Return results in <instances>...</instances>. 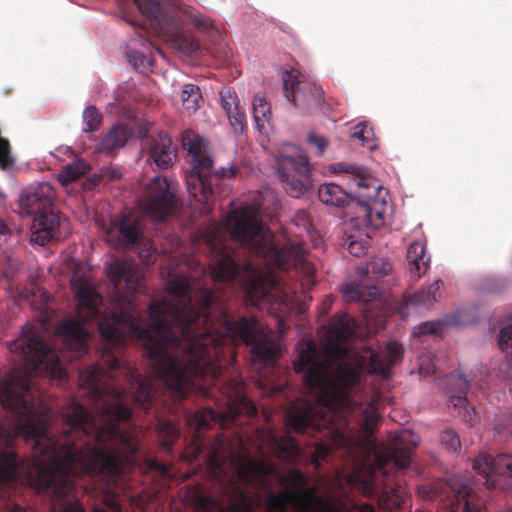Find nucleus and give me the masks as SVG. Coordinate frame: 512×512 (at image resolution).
I'll use <instances>...</instances> for the list:
<instances>
[{
	"instance_id": "obj_5",
	"label": "nucleus",
	"mask_w": 512,
	"mask_h": 512,
	"mask_svg": "<svg viewBox=\"0 0 512 512\" xmlns=\"http://www.w3.org/2000/svg\"><path fill=\"white\" fill-rule=\"evenodd\" d=\"M225 226L232 239L247 247L255 255L280 270L295 268L301 271L306 285L315 283V268L305 258L301 242L288 241L280 246L274 234L262 226L256 215L248 208L232 210L225 219Z\"/></svg>"
},
{
	"instance_id": "obj_53",
	"label": "nucleus",
	"mask_w": 512,
	"mask_h": 512,
	"mask_svg": "<svg viewBox=\"0 0 512 512\" xmlns=\"http://www.w3.org/2000/svg\"><path fill=\"white\" fill-rule=\"evenodd\" d=\"M156 467H157L159 470L163 471V472H165V471H167V470H168V467H167L166 465H164V464H159V465H157Z\"/></svg>"
},
{
	"instance_id": "obj_36",
	"label": "nucleus",
	"mask_w": 512,
	"mask_h": 512,
	"mask_svg": "<svg viewBox=\"0 0 512 512\" xmlns=\"http://www.w3.org/2000/svg\"><path fill=\"white\" fill-rule=\"evenodd\" d=\"M102 503L104 507L94 506L92 512H122L120 498L115 494H104Z\"/></svg>"
},
{
	"instance_id": "obj_21",
	"label": "nucleus",
	"mask_w": 512,
	"mask_h": 512,
	"mask_svg": "<svg viewBox=\"0 0 512 512\" xmlns=\"http://www.w3.org/2000/svg\"><path fill=\"white\" fill-rule=\"evenodd\" d=\"M159 448L162 452L171 453L180 436L179 426L170 419H158L156 426Z\"/></svg>"
},
{
	"instance_id": "obj_37",
	"label": "nucleus",
	"mask_w": 512,
	"mask_h": 512,
	"mask_svg": "<svg viewBox=\"0 0 512 512\" xmlns=\"http://www.w3.org/2000/svg\"><path fill=\"white\" fill-rule=\"evenodd\" d=\"M440 444L452 452H457L461 447L459 435L452 429H446L440 433Z\"/></svg>"
},
{
	"instance_id": "obj_46",
	"label": "nucleus",
	"mask_w": 512,
	"mask_h": 512,
	"mask_svg": "<svg viewBox=\"0 0 512 512\" xmlns=\"http://www.w3.org/2000/svg\"><path fill=\"white\" fill-rule=\"evenodd\" d=\"M416 242L409 244L407 250V261L410 266V271L413 272L416 269Z\"/></svg>"
},
{
	"instance_id": "obj_39",
	"label": "nucleus",
	"mask_w": 512,
	"mask_h": 512,
	"mask_svg": "<svg viewBox=\"0 0 512 512\" xmlns=\"http://www.w3.org/2000/svg\"><path fill=\"white\" fill-rule=\"evenodd\" d=\"M498 345L503 352L512 354V322L500 329Z\"/></svg>"
},
{
	"instance_id": "obj_10",
	"label": "nucleus",
	"mask_w": 512,
	"mask_h": 512,
	"mask_svg": "<svg viewBox=\"0 0 512 512\" xmlns=\"http://www.w3.org/2000/svg\"><path fill=\"white\" fill-rule=\"evenodd\" d=\"M338 171L354 174L355 194L358 200L356 219L361 224L380 228L386 224L391 216V205L387 201V190L383 189L371 179L364 177V169L354 165L337 164Z\"/></svg>"
},
{
	"instance_id": "obj_16",
	"label": "nucleus",
	"mask_w": 512,
	"mask_h": 512,
	"mask_svg": "<svg viewBox=\"0 0 512 512\" xmlns=\"http://www.w3.org/2000/svg\"><path fill=\"white\" fill-rule=\"evenodd\" d=\"M473 469L483 477L487 489H495L499 485L497 477H512V455L501 453L491 457L480 453L473 461Z\"/></svg>"
},
{
	"instance_id": "obj_48",
	"label": "nucleus",
	"mask_w": 512,
	"mask_h": 512,
	"mask_svg": "<svg viewBox=\"0 0 512 512\" xmlns=\"http://www.w3.org/2000/svg\"><path fill=\"white\" fill-rule=\"evenodd\" d=\"M425 253H426V244H422L421 245V255L420 256L418 255V262L420 260L423 261V264L425 266L424 273L428 270L429 264H430V257L425 259ZM418 271H420V265L419 264H418ZM418 278H420V272H418Z\"/></svg>"
},
{
	"instance_id": "obj_3",
	"label": "nucleus",
	"mask_w": 512,
	"mask_h": 512,
	"mask_svg": "<svg viewBox=\"0 0 512 512\" xmlns=\"http://www.w3.org/2000/svg\"><path fill=\"white\" fill-rule=\"evenodd\" d=\"M227 420L224 412L210 408L199 409L186 415V423L192 430L191 443L185 448L182 458L187 461L196 460L205 452V463L209 474L222 484L224 505L216 501L200 500L204 512H253L255 501L249 496L242 485L260 489L268 484V477L275 468L266 460H258L248 455L238 454L231 449L227 437L217 434L206 445L204 433L216 424L223 425ZM295 512H374L371 504L356 505L345 510L331 500L316 495L315 487L305 491L283 489L280 492L269 491L266 496V507L269 512H285L288 506Z\"/></svg>"
},
{
	"instance_id": "obj_17",
	"label": "nucleus",
	"mask_w": 512,
	"mask_h": 512,
	"mask_svg": "<svg viewBox=\"0 0 512 512\" xmlns=\"http://www.w3.org/2000/svg\"><path fill=\"white\" fill-rule=\"evenodd\" d=\"M106 236L112 246L125 248L139 244L141 231L135 218L119 214L111 220Z\"/></svg>"
},
{
	"instance_id": "obj_18",
	"label": "nucleus",
	"mask_w": 512,
	"mask_h": 512,
	"mask_svg": "<svg viewBox=\"0 0 512 512\" xmlns=\"http://www.w3.org/2000/svg\"><path fill=\"white\" fill-rule=\"evenodd\" d=\"M403 354L401 344L391 341L385 346L383 353L369 349L362 356L369 374H378L384 378L390 376L391 367L398 362Z\"/></svg>"
},
{
	"instance_id": "obj_43",
	"label": "nucleus",
	"mask_w": 512,
	"mask_h": 512,
	"mask_svg": "<svg viewBox=\"0 0 512 512\" xmlns=\"http://www.w3.org/2000/svg\"><path fill=\"white\" fill-rule=\"evenodd\" d=\"M139 257L144 264L149 265L155 262L157 250L150 244H144L143 247H139Z\"/></svg>"
},
{
	"instance_id": "obj_31",
	"label": "nucleus",
	"mask_w": 512,
	"mask_h": 512,
	"mask_svg": "<svg viewBox=\"0 0 512 512\" xmlns=\"http://www.w3.org/2000/svg\"><path fill=\"white\" fill-rule=\"evenodd\" d=\"M351 136L352 138L360 140L362 146L367 147L369 150L377 148V141L373 129L366 123H358L355 125Z\"/></svg>"
},
{
	"instance_id": "obj_28",
	"label": "nucleus",
	"mask_w": 512,
	"mask_h": 512,
	"mask_svg": "<svg viewBox=\"0 0 512 512\" xmlns=\"http://www.w3.org/2000/svg\"><path fill=\"white\" fill-rule=\"evenodd\" d=\"M271 442L285 457H294L300 453L296 440L289 434L283 436L272 435Z\"/></svg>"
},
{
	"instance_id": "obj_45",
	"label": "nucleus",
	"mask_w": 512,
	"mask_h": 512,
	"mask_svg": "<svg viewBox=\"0 0 512 512\" xmlns=\"http://www.w3.org/2000/svg\"><path fill=\"white\" fill-rule=\"evenodd\" d=\"M347 250L351 255L360 257L365 254L366 247L359 241L350 240L347 244Z\"/></svg>"
},
{
	"instance_id": "obj_6",
	"label": "nucleus",
	"mask_w": 512,
	"mask_h": 512,
	"mask_svg": "<svg viewBox=\"0 0 512 512\" xmlns=\"http://www.w3.org/2000/svg\"><path fill=\"white\" fill-rule=\"evenodd\" d=\"M208 244L212 253L210 269L214 280L238 281L245 292L247 305L259 306L278 289L279 281L270 270L257 268L250 262L240 269L235 259L236 252L216 235L208 237Z\"/></svg>"
},
{
	"instance_id": "obj_44",
	"label": "nucleus",
	"mask_w": 512,
	"mask_h": 512,
	"mask_svg": "<svg viewBox=\"0 0 512 512\" xmlns=\"http://www.w3.org/2000/svg\"><path fill=\"white\" fill-rule=\"evenodd\" d=\"M435 356L429 352V354L426 357V360H422L418 364V374L429 376L432 375L435 372L436 366L434 363Z\"/></svg>"
},
{
	"instance_id": "obj_9",
	"label": "nucleus",
	"mask_w": 512,
	"mask_h": 512,
	"mask_svg": "<svg viewBox=\"0 0 512 512\" xmlns=\"http://www.w3.org/2000/svg\"><path fill=\"white\" fill-rule=\"evenodd\" d=\"M10 350L17 353L31 371H45L55 379L66 376L63 364L45 339L43 324L27 323L23 326L21 335L11 343Z\"/></svg>"
},
{
	"instance_id": "obj_47",
	"label": "nucleus",
	"mask_w": 512,
	"mask_h": 512,
	"mask_svg": "<svg viewBox=\"0 0 512 512\" xmlns=\"http://www.w3.org/2000/svg\"><path fill=\"white\" fill-rule=\"evenodd\" d=\"M10 236L11 229L4 221L0 220V246L4 244Z\"/></svg>"
},
{
	"instance_id": "obj_50",
	"label": "nucleus",
	"mask_w": 512,
	"mask_h": 512,
	"mask_svg": "<svg viewBox=\"0 0 512 512\" xmlns=\"http://www.w3.org/2000/svg\"><path fill=\"white\" fill-rule=\"evenodd\" d=\"M414 296H415L414 294H409L408 299H406V300L404 301V303H403V305L401 306L400 311H399V313H400L402 316H404V315H405V313H404V311H403V310H404L406 307H408L410 304H412V298H413Z\"/></svg>"
},
{
	"instance_id": "obj_41",
	"label": "nucleus",
	"mask_w": 512,
	"mask_h": 512,
	"mask_svg": "<svg viewBox=\"0 0 512 512\" xmlns=\"http://www.w3.org/2000/svg\"><path fill=\"white\" fill-rule=\"evenodd\" d=\"M292 223L299 229L308 231L311 226V219L309 214L305 210L300 209L296 211L294 216L292 217Z\"/></svg>"
},
{
	"instance_id": "obj_55",
	"label": "nucleus",
	"mask_w": 512,
	"mask_h": 512,
	"mask_svg": "<svg viewBox=\"0 0 512 512\" xmlns=\"http://www.w3.org/2000/svg\"><path fill=\"white\" fill-rule=\"evenodd\" d=\"M505 512H512V508H511V509H508V510H507V511H505Z\"/></svg>"
},
{
	"instance_id": "obj_7",
	"label": "nucleus",
	"mask_w": 512,
	"mask_h": 512,
	"mask_svg": "<svg viewBox=\"0 0 512 512\" xmlns=\"http://www.w3.org/2000/svg\"><path fill=\"white\" fill-rule=\"evenodd\" d=\"M182 147L191 157V171L186 175L187 191L191 198L200 205L199 212L207 214L212 210L215 195L225 194L222 182L236 176V168L213 170V159L205 140L192 130H185L181 135Z\"/></svg>"
},
{
	"instance_id": "obj_23",
	"label": "nucleus",
	"mask_w": 512,
	"mask_h": 512,
	"mask_svg": "<svg viewBox=\"0 0 512 512\" xmlns=\"http://www.w3.org/2000/svg\"><path fill=\"white\" fill-rule=\"evenodd\" d=\"M411 461L410 455L407 451L394 447L389 449L385 454H379L375 461L376 468L381 473H386L387 466H394L397 469L406 468Z\"/></svg>"
},
{
	"instance_id": "obj_19",
	"label": "nucleus",
	"mask_w": 512,
	"mask_h": 512,
	"mask_svg": "<svg viewBox=\"0 0 512 512\" xmlns=\"http://www.w3.org/2000/svg\"><path fill=\"white\" fill-rule=\"evenodd\" d=\"M446 384L450 394V403L454 407H466L468 404L466 394L470 386L475 385L478 388H483V384L476 381L474 375H464L458 371L452 372L446 377Z\"/></svg>"
},
{
	"instance_id": "obj_54",
	"label": "nucleus",
	"mask_w": 512,
	"mask_h": 512,
	"mask_svg": "<svg viewBox=\"0 0 512 512\" xmlns=\"http://www.w3.org/2000/svg\"><path fill=\"white\" fill-rule=\"evenodd\" d=\"M371 484H372V483H371V480L369 479V480L365 483V488H366L367 490H370V486H371Z\"/></svg>"
},
{
	"instance_id": "obj_12",
	"label": "nucleus",
	"mask_w": 512,
	"mask_h": 512,
	"mask_svg": "<svg viewBox=\"0 0 512 512\" xmlns=\"http://www.w3.org/2000/svg\"><path fill=\"white\" fill-rule=\"evenodd\" d=\"M418 496L427 499L439 497L447 512H482L474 502L471 488L455 478L418 485Z\"/></svg>"
},
{
	"instance_id": "obj_52",
	"label": "nucleus",
	"mask_w": 512,
	"mask_h": 512,
	"mask_svg": "<svg viewBox=\"0 0 512 512\" xmlns=\"http://www.w3.org/2000/svg\"><path fill=\"white\" fill-rule=\"evenodd\" d=\"M466 412H467V415H464L465 422H468L470 425H473L474 421H473L470 413L468 412V410Z\"/></svg>"
},
{
	"instance_id": "obj_25",
	"label": "nucleus",
	"mask_w": 512,
	"mask_h": 512,
	"mask_svg": "<svg viewBox=\"0 0 512 512\" xmlns=\"http://www.w3.org/2000/svg\"><path fill=\"white\" fill-rule=\"evenodd\" d=\"M465 321L462 319V312H456L445 316L439 322H423L418 325V336L420 335H439L446 327L463 326Z\"/></svg>"
},
{
	"instance_id": "obj_1",
	"label": "nucleus",
	"mask_w": 512,
	"mask_h": 512,
	"mask_svg": "<svg viewBox=\"0 0 512 512\" xmlns=\"http://www.w3.org/2000/svg\"><path fill=\"white\" fill-rule=\"evenodd\" d=\"M113 285V311H101L103 299L87 282L73 285L80 320L61 324L66 346L80 358L88 353L89 333L83 322L96 320L106 345L100 361L83 370L79 385L89 397L103 401L100 421L82 404L73 401L65 412L66 428L60 437L48 429V414L39 412L26 398L29 378L17 370L0 376V404L14 418L16 436L32 442L39 492L55 502L52 512H85L74 491L77 477H100L115 481L124 472L130 457L138 453L132 433L119 423L131 418L125 403L129 391L134 406L147 413L153 406L156 389L152 381L122 360L115 346L129 339L142 342L154 374L177 397H186V275L169 272L166 283L169 299L152 300L149 313L137 302L143 276L122 261L107 269Z\"/></svg>"
},
{
	"instance_id": "obj_22",
	"label": "nucleus",
	"mask_w": 512,
	"mask_h": 512,
	"mask_svg": "<svg viewBox=\"0 0 512 512\" xmlns=\"http://www.w3.org/2000/svg\"><path fill=\"white\" fill-rule=\"evenodd\" d=\"M319 200L334 207H344L350 201V195L338 184L325 183L318 188Z\"/></svg>"
},
{
	"instance_id": "obj_20",
	"label": "nucleus",
	"mask_w": 512,
	"mask_h": 512,
	"mask_svg": "<svg viewBox=\"0 0 512 512\" xmlns=\"http://www.w3.org/2000/svg\"><path fill=\"white\" fill-rule=\"evenodd\" d=\"M176 148L173 147L172 140L166 133H159L152 138L149 144V159L152 160L158 168L167 169L172 166L176 159Z\"/></svg>"
},
{
	"instance_id": "obj_29",
	"label": "nucleus",
	"mask_w": 512,
	"mask_h": 512,
	"mask_svg": "<svg viewBox=\"0 0 512 512\" xmlns=\"http://www.w3.org/2000/svg\"><path fill=\"white\" fill-rule=\"evenodd\" d=\"M17 460L12 454L0 452V486L16 477Z\"/></svg>"
},
{
	"instance_id": "obj_13",
	"label": "nucleus",
	"mask_w": 512,
	"mask_h": 512,
	"mask_svg": "<svg viewBox=\"0 0 512 512\" xmlns=\"http://www.w3.org/2000/svg\"><path fill=\"white\" fill-rule=\"evenodd\" d=\"M139 205L145 215L157 221L166 220L176 214L179 207L176 185L166 177L155 176L147 184Z\"/></svg>"
},
{
	"instance_id": "obj_4",
	"label": "nucleus",
	"mask_w": 512,
	"mask_h": 512,
	"mask_svg": "<svg viewBox=\"0 0 512 512\" xmlns=\"http://www.w3.org/2000/svg\"><path fill=\"white\" fill-rule=\"evenodd\" d=\"M118 2L127 23L132 26L137 25L129 18L126 11V3L131 2L143 16L141 30L163 38L187 56L194 55L199 50L200 44L193 34L185 31V24L190 23L203 32L214 29V24L209 17L183 4L180 0H118Z\"/></svg>"
},
{
	"instance_id": "obj_15",
	"label": "nucleus",
	"mask_w": 512,
	"mask_h": 512,
	"mask_svg": "<svg viewBox=\"0 0 512 512\" xmlns=\"http://www.w3.org/2000/svg\"><path fill=\"white\" fill-rule=\"evenodd\" d=\"M283 89L286 99L303 111L321 109L325 103L323 89L318 84L300 81L293 72L284 73Z\"/></svg>"
},
{
	"instance_id": "obj_49",
	"label": "nucleus",
	"mask_w": 512,
	"mask_h": 512,
	"mask_svg": "<svg viewBox=\"0 0 512 512\" xmlns=\"http://www.w3.org/2000/svg\"><path fill=\"white\" fill-rule=\"evenodd\" d=\"M333 305V299L331 296H326L321 303V314L326 315Z\"/></svg>"
},
{
	"instance_id": "obj_2",
	"label": "nucleus",
	"mask_w": 512,
	"mask_h": 512,
	"mask_svg": "<svg viewBox=\"0 0 512 512\" xmlns=\"http://www.w3.org/2000/svg\"><path fill=\"white\" fill-rule=\"evenodd\" d=\"M355 319L346 312L334 315L326 329V344L319 350L312 340L302 344L293 362L296 373H304V384L316 394V402L292 404L285 414L289 431L312 435L326 430L327 443L316 444L312 463L316 469L320 460L327 459L336 450L353 452L352 440L341 430L337 419L348 424L356 413L361 416L365 430L378 421L379 413L373 403L366 407L355 402L351 390L360 381L358 368L346 362L348 349L343 342L354 334Z\"/></svg>"
},
{
	"instance_id": "obj_35",
	"label": "nucleus",
	"mask_w": 512,
	"mask_h": 512,
	"mask_svg": "<svg viewBox=\"0 0 512 512\" xmlns=\"http://www.w3.org/2000/svg\"><path fill=\"white\" fill-rule=\"evenodd\" d=\"M281 483L291 485L290 489H294L296 491H305L307 490V480L305 475L298 469H292L289 471L286 477L281 478ZM310 487H308L309 489Z\"/></svg>"
},
{
	"instance_id": "obj_32",
	"label": "nucleus",
	"mask_w": 512,
	"mask_h": 512,
	"mask_svg": "<svg viewBox=\"0 0 512 512\" xmlns=\"http://www.w3.org/2000/svg\"><path fill=\"white\" fill-rule=\"evenodd\" d=\"M443 285L442 280L438 279L427 287H423L418 291V306L423 305L430 307L440 296V287Z\"/></svg>"
},
{
	"instance_id": "obj_27",
	"label": "nucleus",
	"mask_w": 512,
	"mask_h": 512,
	"mask_svg": "<svg viewBox=\"0 0 512 512\" xmlns=\"http://www.w3.org/2000/svg\"><path fill=\"white\" fill-rule=\"evenodd\" d=\"M252 110L257 128L261 131L265 128V123L269 122L270 105L263 96L256 95L252 101Z\"/></svg>"
},
{
	"instance_id": "obj_11",
	"label": "nucleus",
	"mask_w": 512,
	"mask_h": 512,
	"mask_svg": "<svg viewBox=\"0 0 512 512\" xmlns=\"http://www.w3.org/2000/svg\"><path fill=\"white\" fill-rule=\"evenodd\" d=\"M392 270L389 261L382 257H376L369 263L358 267L356 270L357 279L346 282L341 288V292L346 302H363V317L367 323H370L371 301L379 294L378 288L374 282L383 276L388 275Z\"/></svg>"
},
{
	"instance_id": "obj_24",
	"label": "nucleus",
	"mask_w": 512,
	"mask_h": 512,
	"mask_svg": "<svg viewBox=\"0 0 512 512\" xmlns=\"http://www.w3.org/2000/svg\"><path fill=\"white\" fill-rule=\"evenodd\" d=\"M128 139L127 129L125 126L112 127L107 135L99 142L97 149L101 153L113 155L117 149L122 148Z\"/></svg>"
},
{
	"instance_id": "obj_51",
	"label": "nucleus",
	"mask_w": 512,
	"mask_h": 512,
	"mask_svg": "<svg viewBox=\"0 0 512 512\" xmlns=\"http://www.w3.org/2000/svg\"><path fill=\"white\" fill-rule=\"evenodd\" d=\"M7 512H27L26 509L18 504L10 506Z\"/></svg>"
},
{
	"instance_id": "obj_34",
	"label": "nucleus",
	"mask_w": 512,
	"mask_h": 512,
	"mask_svg": "<svg viewBox=\"0 0 512 512\" xmlns=\"http://www.w3.org/2000/svg\"><path fill=\"white\" fill-rule=\"evenodd\" d=\"M83 123L84 132L96 131L102 124V114L95 106H88L83 112Z\"/></svg>"
},
{
	"instance_id": "obj_30",
	"label": "nucleus",
	"mask_w": 512,
	"mask_h": 512,
	"mask_svg": "<svg viewBox=\"0 0 512 512\" xmlns=\"http://www.w3.org/2000/svg\"><path fill=\"white\" fill-rule=\"evenodd\" d=\"M202 100L200 89L194 84H185L181 91V101L186 110L195 111Z\"/></svg>"
},
{
	"instance_id": "obj_33",
	"label": "nucleus",
	"mask_w": 512,
	"mask_h": 512,
	"mask_svg": "<svg viewBox=\"0 0 512 512\" xmlns=\"http://www.w3.org/2000/svg\"><path fill=\"white\" fill-rule=\"evenodd\" d=\"M137 42L144 44L145 40L142 36L138 40H132L126 47V55L136 69L145 68L149 64V59L142 52L136 50Z\"/></svg>"
},
{
	"instance_id": "obj_38",
	"label": "nucleus",
	"mask_w": 512,
	"mask_h": 512,
	"mask_svg": "<svg viewBox=\"0 0 512 512\" xmlns=\"http://www.w3.org/2000/svg\"><path fill=\"white\" fill-rule=\"evenodd\" d=\"M221 106L226 114L231 113L233 110H237L240 105V100L237 94L233 91H225L220 93Z\"/></svg>"
},
{
	"instance_id": "obj_26",
	"label": "nucleus",
	"mask_w": 512,
	"mask_h": 512,
	"mask_svg": "<svg viewBox=\"0 0 512 512\" xmlns=\"http://www.w3.org/2000/svg\"><path fill=\"white\" fill-rule=\"evenodd\" d=\"M90 170V165L83 160L67 164L59 174V181L67 185L78 180Z\"/></svg>"
},
{
	"instance_id": "obj_42",
	"label": "nucleus",
	"mask_w": 512,
	"mask_h": 512,
	"mask_svg": "<svg viewBox=\"0 0 512 512\" xmlns=\"http://www.w3.org/2000/svg\"><path fill=\"white\" fill-rule=\"evenodd\" d=\"M307 139L310 144L317 148L319 155L323 154L329 143L328 139L324 135L318 134L314 131L308 134Z\"/></svg>"
},
{
	"instance_id": "obj_8",
	"label": "nucleus",
	"mask_w": 512,
	"mask_h": 512,
	"mask_svg": "<svg viewBox=\"0 0 512 512\" xmlns=\"http://www.w3.org/2000/svg\"><path fill=\"white\" fill-rule=\"evenodd\" d=\"M54 198L52 185L42 182L23 194L19 201L21 212L34 216L31 240L41 246L51 240H60L63 237L61 229L68 226L67 220L55 211Z\"/></svg>"
},
{
	"instance_id": "obj_40",
	"label": "nucleus",
	"mask_w": 512,
	"mask_h": 512,
	"mask_svg": "<svg viewBox=\"0 0 512 512\" xmlns=\"http://www.w3.org/2000/svg\"><path fill=\"white\" fill-rule=\"evenodd\" d=\"M227 117L235 132L242 133L244 131L246 127V116L241 106H239L237 110L228 113Z\"/></svg>"
},
{
	"instance_id": "obj_14",
	"label": "nucleus",
	"mask_w": 512,
	"mask_h": 512,
	"mask_svg": "<svg viewBox=\"0 0 512 512\" xmlns=\"http://www.w3.org/2000/svg\"><path fill=\"white\" fill-rule=\"evenodd\" d=\"M277 169L284 189L293 198H300L311 188L309 163L299 150L291 154L281 152L277 158Z\"/></svg>"
}]
</instances>
